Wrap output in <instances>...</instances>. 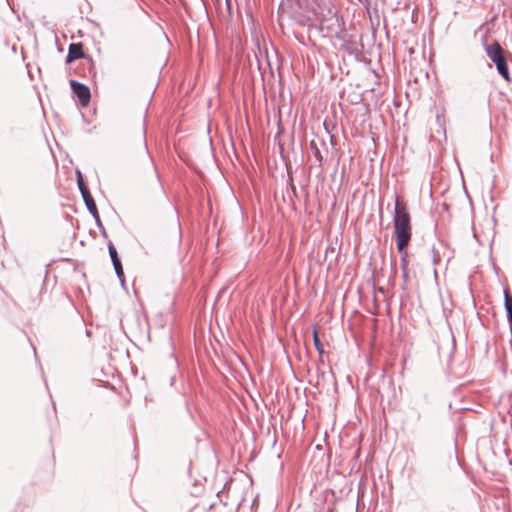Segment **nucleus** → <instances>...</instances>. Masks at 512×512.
<instances>
[{
    "mask_svg": "<svg viewBox=\"0 0 512 512\" xmlns=\"http://www.w3.org/2000/svg\"><path fill=\"white\" fill-rule=\"evenodd\" d=\"M394 235L395 239H411L412 225L411 215L405 203L400 201L398 196L395 197V208L393 214Z\"/></svg>",
    "mask_w": 512,
    "mask_h": 512,
    "instance_id": "f257e3e1",
    "label": "nucleus"
},
{
    "mask_svg": "<svg viewBox=\"0 0 512 512\" xmlns=\"http://www.w3.org/2000/svg\"><path fill=\"white\" fill-rule=\"evenodd\" d=\"M484 48L488 58L495 64L499 75L507 82H510L511 76L507 59L500 43L493 41L491 44H485Z\"/></svg>",
    "mask_w": 512,
    "mask_h": 512,
    "instance_id": "f03ea898",
    "label": "nucleus"
},
{
    "mask_svg": "<svg viewBox=\"0 0 512 512\" xmlns=\"http://www.w3.org/2000/svg\"><path fill=\"white\" fill-rule=\"evenodd\" d=\"M336 38L342 42L341 49L344 50L350 56H353L355 60L362 61L364 54V46L360 40H357L354 35L346 32L336 34Z\"/></svg>",
    "mask_w": 512,
    "mask_h": 512,
    "instance_id": "7ed1b4c3",
    "label": "nucleus"
},
{
    "mask_svg": "<svg viewBox=\"0 0 512 512\" xmlns=\"http://www.w3.org/2000/svg\"><path fill=\"white\" fill-rule=\"evenodd\" d=\"M78 59H84L86 61L90 72L94 69V61L91 56L84 53L83 44L81 42L71 43L68 48L65 62L66 64H70Z\"/></svg>",
    "mask_w": 512,
    "mask_h": 512,
    "instance_id": "20e7f679",
    "label": "nucleus"
},
{
    "mask_svg": "<svg viewBox=\"0 0 512 512\" xmlns=\"http://www.w3.org/2000/svg\"><path fill=\"white\" fill-rule=\"evenodd\" d=\"M70 88L74 97L77 98L79 104L82 107H87L91 100V92L87 85L78 82L77 80L71 79L69 81Z\"/></svg>",
    "mask_w": 512,
    "mask_h": 512,
    "instance_id": "39448f33",
    "label": "nucleus"
},
{
    "mask_svg": "<svg viewBox=\"0 0 512 512\" xmlns=\"http://www.w3.org/2000/svg\"><path fill=\"white\" fill-rule=\"evenodd\" d=\"M313 3L321 10L327 11L329 15V20L332 21L331 25H337L340 27L341 22L343 23V19L337 15V10L334 6V0H312Z\"/></svg>",
    "mask_w": 512,
    "mask_h": 512,
    "instance_id": "423d86ee",
    "label": "nucleus"
},
{
    "mask_svg": "<svg viewBox=\"0 0 512 512\" xmlns=\"http://www.w3.org/2000/svg\"><path fill=\"white\" fill-rule=\"evenodd\" d=\"M503 296H504V309L506 312L507 321L509 323L510 334H511L509 343H510V347L512 349V293L508 286L504 287Z\"/></svg>",
    "mask_w": 512,
    "mask_h": 512,
    "instance_id": "0eeeda50",
    "label": "nucleus"
},
{
    "mask_svg": "<svg viewBox=\"0 0 512 512\" xmlns=\"http://www.w3.org/2000/svg\"><path fill=\"white\" fill-rule=\"evenodd\" d=\"M411 239H395L396 247L398 252L400 253V263L405 265L406 262H408V251L407 246L409 245Z\"/></svg>",
    "mask_w": 512,
    "mask_h": 512,
    "instance_id": "6e6552de",
    "label": "nucleus"
},
{
    "mask_svg": "<svg viewBox=\"0 0 512 512\" xmlns=\"http://www.w3.org/2000/svg\"><path fill=\"white\" fill-rule=\"evenodd\" d=\"M82 198H83V201H84V203L86 205L87 210L92 215V217L94 218V217L98 216L99 212H98L95 200L92 197L91 193L90 192H85V195L82 196Z\"/></svg>",
    "mask_w": 512,
    "mask_h": 512,
    "instance_id": "1a4fd4ad",
    "label": "nucleus"
},
{
    "mask_svg": "<svg viewBox=\"0 0 512 512\" xmlns=\"http://www.w3.org/2000/svg\"><path fill=\"white\" fill-rule=\"evenodd\" d=\"M310 148L313 152V155H314L316 161L318 162V166H321L322 162H323V155L321 153L320 148L318 147V143L316 140L310 141Z\"/></svg>",
    "mask_w": 512,
    "mask_h": 512,
    "instance_id": "9d476101",
    "label": "nucleus"
},
{
    "mask_svg": "<svg viewBox=\"0 0 512 512\" xmlns=\"http://www.w3.org/2000/svg\"><path fill=\"white\" fill-rule=\"evenodd\" d=\"M108 252H109V256L111 258L113 267L118 264H122L121 260L119 258V255L117 253L116 247L114 246V244L111 241L108 243Z\"/></svg>",
    "mask_w": 512,
    "mask_h": 512,
    "instance_id": "9b49d317",
    "label": "nucleus"
},
{
    "mask_svg": "<svg viewBox=\"0 0 512 512\" xmlns=\"http://www.w3.org/2000/svg\"><path fill=\"white\" fill-rule=\"evenodd\" d=\"M313 343H314L315 349L317 350L318 354L320 356H322L324 354V347L319 338L317 329L313 330Z\"/></svg>",
    "mask_w": 512,
    "mask_h": 512,
    "instance_id": "f8f14e48",
    "label": "nucleus"
},
{
    "mask_svg": "<svg viewBox=\"0 0 512 512\" xmlns=\"http://www.w3.org/2000/svg\"><path fill=\"white\" fill-rule=\"evenodd\" d=\"M408 263L409 262H406L405 265L401 264V271H402V288L403 289H406L409 281H410V277H409V270H408Z\"/></svg>",
    "mask_w": 512,
    "mask_h": 512,
    "instance_id": "ddd939ff",
    "label": "nucleus"
},
{
    "mask_svg": "<svg viewBox=\"0 0 512 512\" xmlns=\"http://www.w3.org/2000/svg\"><path fill=\"white\" fill-rule=\"evenodd\" d=\"M77 185H78L79 191L81 193V196H84L85 192H90L84 182L82 173L79 170H77Z\"/></svg>",
    "mask_w": 512,
    "mask_h": 512,
    "instance_id": "4468645a",
    "label": "nucleus"
},
{
    "mask_svg": "<svg viewBox=\"0 0 512 512\" xmlns=\"http://www.w3.org/2000/svg\"><path fill=\"white\" fill-rule=\"evenodd\" d=\"M94 220H95V223H96V225H97V227H98V229H99V231H100L101 235H102L104 238H107V237H108V235H107L106 229H105V227L103 226V223H102V221H101V219H100V216L98 215V216L94 217Z\"/></svg>",
    "mask_w": 512,
    "mask_h": 512,
    "instance_id": "2eb2a0df",
    "label": "nucleus"
},
{
    "mask_svg": "<svg viewBox=\"0 0 512 512\" xmlns=\"http://www.w3.org/2000/svg\"><path fill=\"white\" fill-rule=\"evenodd\" d=\"M114 270H115V273H116L117 277L119 278L121 284L124 285L125 278H124V271H123L122 264H118V265L114 266Z\"/></svg>",
    "mask_w": 512,
    "mask_h": 512,
    "instance_id": "dca6fc26",
    "label": "nucleus"
},
{
    "mask_svg": "<svg viewBox=\"0 0 512 512\" xmlns=\"http://www.w3.org/2000/svg\"><path fill=\"white\" fill-rule=\"evenodd\" d=\"M288 186H289V190L291 191V193L293 194L294 197H297L298 194H297V189H296V186L294 185L293 183V179L291 176H289V181H288Z\"/></svg>",
    "mask_w": 512,
    "mask_h": 512,
    "instance_id": "f3484780",
    "label": "nucleus"
},
{
    "mask_svg": "<svg viewBox=\"0 0 512 512\" xmlns=\"http://www.w3.org/2000/svg\"><path fill=\"white\" fill-rule=\"evenodd\" d=\"M175 383V376H172L170 379V385L173 386Z\"/></svg>",
    "mask_w": 512,
    "mask_h": 512,
    "instance_id": "a211bd4d",
    "label": "nucleus"
},
{
    "mask_svg": "<svg viewBox=\"0 0 512 512\" xmlns=\"http://www.w3.org/2000/svg\"><path fill=\"white\" fill-rule=\"evenodd\" d=\"M171 360L175 363V365L178 364L177 359L173 355H171Z\"/></svg>",
    "mask_w": 512,
    "mask_h": 512,
    "instance_id": "6ab92c4d",
    "label": "nucleus"
},
{
    "mask_svg": "<svg viewBox=\"0 0 512 512\" xmlns=\"http://www.w3.org/2000/svg\"><path fill=\"white\" fill-rule=\"evenodd\" d=\"M451 359H452V354H450V355H449V358H448V365H450Z\"/></svg>",
    "mask_w": 512,
    "mask_h": 512,
    "instance_id": "aec40b11",
    "label": "nucleus"
},
{
    "mask_svg": "<svg viewBox=\"0 0 512 512\" xmlns=\"http://www.w3.org/2000/svg\"><path fill=\"white\" fill-rule=\"evenodd\" d=\"M186 405H187L188 414H190V416H192L191 411H190L187 403H186Z\"/></svg>",
    "mask_w": 512,
    "mask_h": 512,
    "instance_id": "412c9836",
    "label": "nucleus"
},
{
    "mask_svg": "<svg viewBox=\"0 0 512 512\" xmlns=\"http://www.w3.org/2000/svg\"><path fill=\"white\" fill-rule=\"evenodd\" d=\"M321 144H322L323 146H325V145H326V144H325V142H324V140H321Z\"/></svg>",
    "mask_w": 512,
    "mask_h": 512,
    "instance_id": "4be33fe9",
    "label": "nucleus"
}]
</instances>
